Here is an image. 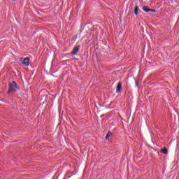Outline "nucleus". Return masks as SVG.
Returning <instances> with one entry per match:
<instances>
[{
    "label": "nucleus",
    "instance_id": "obj_1",
    "mask_svg": "<svg viewBox=\"0 0 179 179\" xmlns=\"http://www.w3.org/2000/svg\"><path fill=\"white\" fill-rule=\"evenodd\" d=\"M16 90H17V84H16V82L13 81L10 83L8 93H15Z\"/></svg>",
    "mask_w": 179,
    "mask_h": 179
},
{
    "label": "nucleus",
    "instance_id": "obj_2",
    "mask_svg": "<svg viewBox=\"0 0 179 179\" xmlns=\"http://www.w3.org/2000/svg\"><path fill=\"white\" fill-rule=\"evenodd\" d=\"M20 62L25 66H29L30 65V59L29 57H21L20 59Z\"/></svg>",
    "mask_w": 179,
    "mask_h": 179
},
{
    "label": "nucleus",
    "instance_id": "obj_3",
    "mask_svg": "<svg viewBox=\"0 0 179 179\" xmlns=\"http://www.w3.org/2000/svg\"><path fill=\"white\" fill-rule=\"evenodd\" d=\"M121 90H122V83L119 82L116 87V93H121Z\"/></svg>",
    "mask_w": 179,
    "mask_h": 179
},
{
    "label": "nucleus",
    "instance_id": "obj_4",
    "mask_svg": "<svg viewBox=\"0 0 179 179\" xmlns=\"http://www.w3.org/2000/svg\"><path fill=\"white\" fill-rule=\"evenodd\" d=\"M79 52V46H75L71 52L72 55H77Z\"/></svg>",
    "mask_w": 179,
    "mask_h": 179
},
{
    "label": "nucleus",
    "instance_id": "obj_5",
    "mask_svg": "<svg viewBox=\"0 0 179 179\" xmlns=\"http://www.w3.org/2000/svg\"><path fill=\"white\" fill-rule=\"evenodd\" d=\"M110 136H113V133L111 131H108V134H106L105 138L107 140V139H109L110 138Z\"/></svg>",
    "mask_w": 179,
    "mask_h": 179
},
{
    "label": "nucleus",
    "instance_id": "obj_6",
    "mask_svg": "<svg viewBox=\"0 0 179 179\" xmlns=\"http://www.w3.org/2000/svg\"><path fill=\"white\" fill-rule=\"evenodd\" d=\"M161 152H162L164 155H167V153H169V150L167 148H164L161 150Z\"/></svg>",
    "mask_w": 179,
    "mask_h": 179
},
{
    "label": "nucleus",
    "instance_id": "obj_7",
    "mask_svg": "<svg viewBox=\"0 0 179 179\" xmlns=\"http://www.w3.org/2000/svg\"><path fill=\"white\" fill-rule=\"evenodd\" d=\"M143 10H144V12H150V8H148V6H144L143 7Z\"/></svg>",
    "mask_w": 179,
    "mask_h": 179
},
{
    "label": "nucleus",
    "instance_id": "obj_8",
    "mask_svg": "<svg viewBox=\"0 0 179 179\" xmlns=\"http://www.w3.org/2000/svg\"><path fill=\"white\" fill-rule=\"evenodd\" d=\"M139 8L138 6H136L134 8V14L135 15H138V10Z\"/></svg>",
    "mask_w": 179,
    "mask_h": 179
},
{
    "label": "nucleus",
    "instance_id": "obj_9",
    "mask_svg": "<svg viewBox=\"0 0 179 179\" xmlns=\"http://www.w3.org/2000/svg\"><path fill=\"white\" fill-rule=\"evenodd\" d=\"M150 12H156V10H155V9H151V8H150Z\"/></svg>",
    "mask_w": 179,
    "mask_h": 179
},
{
    "label": "nucleus",
    "instance_id": "obj_10",
    "mask_svg": "<svg viewBox=\"0 0 179 179\" xmlns=\"http://www.w3.org/2000/svg\"><path fill=\"white\" fill-rule=\"evenodd\" d=\"M136 86H138V82L136 81Z\"/></svg>",
    "mask_w": 179,
    "mask_h": 179
},
{
    "label": "nucleus",
    "instance_id": "obj_11",
    "mask_svg": "<svg viewBox=\"0 0 179 179\" xmlns=\"http://www.w3.org/2000/svg\"><path fill=\"white\" fill-rule=\"evenodd\" d=\"M13 1H17V0H13Z\"/></svg>",
    "mask_w": 179,
    "mask_h": 179
}]
</instances>
